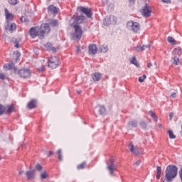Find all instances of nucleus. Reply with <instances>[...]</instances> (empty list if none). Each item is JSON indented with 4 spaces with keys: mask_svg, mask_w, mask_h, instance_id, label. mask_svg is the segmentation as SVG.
<instances>
[{
    "mask_svg": "<svg viewBox=\"0 0 182 182\" xmlns=\"http://www.w3.org/2000/svg\"><path fill=\"white\" fill-rule=\"evenodd\" d=\"M86 18L84 16L73 17L70 20V26L73 28V33L72 34L74 41H80L83 35V29L80 26V23H83Z\"/></svg>",
    "mask_w": 182,
    "mask_h": 182,
    "instance_id": "obj_1",
    "label": "nucleus"
},
{
    "mask_svg": "<svg viewBox=\"0 0 182 182\" xmlns=\"http://www.w3.org/2000/svg\"><path fill=\"white\" fill-rule=\"evenodd\" d=\"M49 32H50V27H49V24L48 23L42 24L40 28L33 27L29 31L31 38H36V36H38L40 39H43V36L49 33Z\"/></svg>",
    "mask_w": 182,
    "mask_h": 182,
    "instance_id": "obj_2",
    "label": "nucleus"
},
{
    "mask_svg": "<svg viewBox=\"0 0 182 182\" xmlns=\"http://www.w3.org/2000/svg\"><path fill=\"white\" fill-rule=\"evenodd\" d=\"M177 174H178V168L174 165H169L165 171V179L167 182H171L177 177Z\"/></svg>",
    "mask_w": 182,
    "mask_h": 182,
    "instance_id": "obj_3",
    "label": "nucleus"
},
{
    "mask_svg": "<svg viewBox=\"0 0 182 182\" xmlns=\"http://www.w3.org/2000/svg\"><path fill=\"white\" fill-rule=\"evenodd\" d=\"M48 68L56 69L59 66V58L54 56L48 58Z\"/></svg>",
    "mask_w": 182,
    "mask_h": 182,
    "instance_id": "obj_4",
    "label": "nucleus"
},
{
    "mask_svg": "<svg viewBox=\"0 0 182 182\" xmlns=\"http://www.w3.org/2000/svg\"><path fill=\"white\" fill-rule=\"evenodd\" d=\"M127 28L129 29H132V31L134 33H137L138 32H140V24L137 22H133V21H129L127 23Z\"/></svg>",
    "mask_w": 182,
    "mask_h": 182,
    "instance_id": "obj_5",
    "label": "nucleus"
},
{
    "mask_svg": "<svg viewBox=\"0 0 182 182\" xmlns=\"http://www.w3.org/2000/svg\"><path fill=\"white\" fill-rule=\"evenodd\" d=\"M141 13L145 18H149L151 16V8L149 4H145V6L141 10Z\"/></svg>",
    "mask_w": 182,
    "mask_h": 182,
    "instance_id": "obj_6",
    "label": "nucleus"
},
{
    "mask_svg": "<svg viewBox=\"0 0 182 182\" xmlns=\"http://www.w3.org/2000/svg\"><path fill=\"white\" fill-rule=\"evenodd\" d=\"M18 75L23 79H28L31 77V70L28 68H23L18 71Z\"/></svg>",
    "mask_w": 182,
    "mask_h": 182,
    "instance_id": "obj_7",
    "label": "nucleus"
},
{
    "mask_svg": "<svg viewBox=\"0 0 182 182\" xmlns=\"http://www.w3.org/2000/svg\"><path fill=\"white\" fill-rule=\"evenodd\" d=\"M103 23L105 26H109L112 23H116V18L114 16L107 17L105 18Z\"/></svg>",
    "mask_w": 182,
    "mask_h": 182,
    "instance_id": "obj_8",
    "label": "nucleus"
},
{
    "mask_svg": "<svg viewBox=\"0 0 182 182\" xmlns=\"http://www.w3.org/2000/svg\"><path fill=\"white\" fill-rule=\"evenodd\" d=\"M77 11H80V12H82V14H85L87 16V18H90V16H92V11L89 8L80 6L77 8Z\"/></svg>",
    "mask_w": 182,
    "mask_h": 182,
    "instance_id": "obj_9",
    "label": "nucleus"
},
{
    "mask_svg": "<svg viewBox=\"0 0 182 182\" xmlns=\"http://www.w3.org/2000/svg\"><path fill=\"white\" fill-rule=\"evenodd\" d=\"M26 176L27 177V180H34L35 176H36V172L35 170H29L26 171Z\"/></svg>",
    "mask_w": 182,
    "mask_h": 182,
    "instance_id": "obj_10",
    "label": "nucleus"
},
{
    "mask_svg": "<svg viewBox=\"0 0 182 182\" xmlns=\"http://www.w3.org/2000/svg\"><path fill=\"white\" fill-rule=\"evenodd\" d=\"M88 52L90 55H96L97 53V46L95 44H90L88 46Z\"/></svg>",
    "mask_w": 182,
    "mask_h": 182,
    "instance_id": "obj_11",
    "label": "nucleus"
},
{
    "mask_svg": "<svg viewBox=\"0 0 182 182\" xmlns=\"http://www.w3.org/2000/svg\"><path fill=\"white\" fill-rule=\"evenodd\" d=\"M129 149L131 151V153H133V154H135V156H139L140 154V152L139 151V149L136 148L133 144H129Z\"/></svg>",
    "mask_w": 182,
    "mask_h": 182,
    "instance_id": "obj_12",
    "label": "nucleus"
},
{
    "mask_svg": "<svg viewBox=\"0 0 182 182\" xmlns=\"http://www.w3.org/2000/svg\"><path fill=\"white\" fill-rule=\"evenodd\" d=\"M4 11L6 22H10V21L14 19V14H12V13H9V11H8L7 9H5Z\"/></svg>",
    "mask_w": 182,
    "mask_h": 182,
    "instance_id": "obj_13",
    "label": "nucleus"
},
{
    "mask_svg": "<svg viewBox=\"0 0 182 182\" xmlns=\"http://www.w3.org/2000/svg\"><path fill=\"white\" fill-rule=\"evenodd\" d=\"M173 56H181L182 55V48L181 47H176L173 49L172 52Z\"/></svg>",
    "mask_w": 182,
    "mask_h": 182,
    "instance_id": "obj_14",
    "label": "nucleus"
},
{
    "mask_svg": "<svg viewBox=\"0 0 182 182\" xmlns=\"http://www.w3.org/2000/svg\"><path fill=\"white\" fill-rule=\"evenodd\" d=\"M92 79L94 82H99L102 79V73H94L92 75Z\"/></svg>",
    "mask_w": 182,
    "mask_h": 182,
    "instance_id": "obj_15",
    "label": "nucleus"
},
{
    "mask_svg": "<svg viewBox=\"0 0 182 182\" xmlns=\"http://www.w3.org/2000/svg\"><path fill=\"white\" fill-rule=\"evenodd\" d=\"M16 30V24L15 23L8 24V26L6 27V31H8L9 32H13L14 31Z\"/></svg>",
    "mask_w": 182,
    "mask_h": 182,
    "instance_id": "obj_16",
    "label": "nucleus"
},
{
    "mask_svg": "<svg viewBox=\"0 0 182 182\" xmlns=\"http://www.w3.org/2000/svg\"><path fill=\"white\" fill-rule=\"evenodd\" d=\"M147 48L148 49H150L151 48V45L149 44L147 46H137L135 47L134 49L136 50V52H143Z\"/></svg>",
    "mask_w": 182,
    "mask_h": 182,
    "instance_id": "obj_17",
    "label": "nucleus"
},
{
    "mask_svg": "<svg viewBox=\"0 0 182 182\" xmlns=\"http://www.w3.org/2000/svg\"><path fill=\"white\" fill-rule=\"evenodd\" d=\"M4 69H5L6 70H11L12 69H14V70H16V68H15V65H14V63H10L8 64H5L4 65Z\"/></svg>",
    "mask_w": 182,
    "mask_h": 182,
    "instance_id": "obj_18",
    "label": "nucleus"
},
{
    "mask_svg": "<svg viewBox=\"0 0 182 182\" xmlns=\"http://www.w3.org/2000/svg\"><path fill=\"white\" fill-rule=\"evenodd\" d=\"M28 109H35L36 107V100H32L27 104Z\"/></svg>",
    "mask_w": 182,
    "mask_h": 182,
    "instance_id": "obj_19",
    "label": "nucleus"
},
{
    "mask_svg": "<svg viewBox=\"0 0 182 182\" xmlns=\"http://www.w3.org/2000/svg\"><path fill=\"white\" fill-rule=\"evenodd\" d=\"M40 178L41 180H46V178H49V173H48L46 171H43L42 173H40Z\"/></svg>",
    "mask_w": 182,
    "mask_h": 182,
    "instance_id": "obj_20",
    "label": "nucleus"
},
{
    "mask_svg": "<svg viewBox=\"0 0 182 182\" xmlns=\"http://www.w3.org/2000/svg\"><path fill=\"white\" fill-rule=\"evenodd\" d=\"M45 46L47 50H52V52H56V48L52 46V43H47Z\"/></svg>",
    "mask_w": 182,
    "mask_h": 182,
    "instance_id": "obj_21",
    "label": "nucleus"
},
{
    "mask_svg": "<svg viewBox=\"0 0 182 182\" xmlns=\"http://www.w3.org/2000/svg\"><path fill=\"white\" fill-rule=\"evenodd\" d=\"M167 41L168 42V43L174 46V45H177V41H176V39H174V38L171 37V36H168L167 37Z\"/></svg>",
    "mask_w": 182,
    "mask_h": 182,
    "instance_id": "obj_22",
    "label": "nucleus"
},
{
    "mask_svg": "<svg viewBox=\"0 0 182 182\" xmlns=\"http://www.w3.org/2000/svg\"><path fill=\"white\" fill-rule=\"evenodd\" d=\"M48 11H50V12H51V14H58V11H59V9L51 5L48 7Z\"/></svg>",
    "mask_w": 182,
    "mask_h": 182,
    "instance_id": "obj_23",
    "label": "nucleus"
},
{
    "mask_svg": "<svg viewBox=\"0 0 182 182\" xmlns=\"http://www.w3.org/2000/svg\"><path fill=\"white\" fill-rule=\"evenodd\" d=\"M172 63L176 66H178V65H180V58L174 55Z\"/></svg>",
    "mask_w": 182,
    "mask_h": 182,
    "instance_id": "obj_24",
    "label": "nucleus"
},
{
    "mask_svg": "<svg viewBox=\"0 0 182 182\" xmlns=\"http://www.w3.org/2000/svg\"><path fill=\"white\" fill-rule=\"evenodd\" d=\"M21 40H18L17 38H12L11 41V43H14L15 48H19V42Z\"/></svg>",
    "mask_w": 182,
    "mask_h": 182,
    "instance_id": "obj_25",
    "label": "nucleus"
},
{
    "mask_svg": "<svg viewBox=\"0 0 182 182\" xmlns=\"http://www.w3.org/2000/svg\"><path fill=\"white\" fill-rule=\"evenodd\" d=\"M149 116H151V117H152L154 119V122H156L157 123V122L159 120V117H157L156 114H154V112H153V111H149Z\"/></svg>",
    "mask_w": 182,
    "mask_h": 182,
    "instance_id": "obj_26",
    "label": "nucleus"
},
{
    "mask_svg": "<svg viewBox=\"0 0 182 182\" xmlns=\"http://www.w3.org/2000/svg\"><path fill=\"white\" fill-rule=\"evenodd\" d=\"M107 169L109 170L110 174H113V171L116 170V166L114 164H112L111 165H109L107 166Z\"/></svg>",
    "mask_w": 182,
    "mask_h": 182,
    "instance_id": "obj_27",
    "label": "nucleus"
},
{
    "mask_svg": "<svg viewBox=\"0 0 182 182\" xmlns=\"http://www.w3.org/2000/svg\"><path fill=\"white\" fill-rule=\"evenodd\" d=\"M156 171H157L156 178L157 180H160V177L161 176V167L157 166Z\"/></svg>",
    "mask_w": 182,
    "mask_h": 182,
    "instance_id": "obj_28",
    "label": "nucleus"
},
{
    "mask_svg": "<svg viewBox=\"0 0 182 182\" xmlns=\"http://www.w3.org/2000/svg\"><path fill=\"white\" fill-rule=\"evenodd\" d=\"M100 49L101 52H102L103 53H106V52H107L109 50L107 46L105 45V44L101 46Z\"/></svg>",
    "mask_w": 182,
    "mask_h": 182,
    "instance_id": "obj_29",
    "label": "nucleus"
},
{
    "mask_svg": "<svg viewBox=\"0 0 182 182\" xmlns=\"http://www.w3.org/2000/svg\"><path fill=\"white\" fill-rule=\"evenodd\" d=\"M130 63H132V65H134L135 66H136V68H139V63H137V60L136 59L135 57H133L132 59L130 61Z\"/></svg>",
    "mask_w": 182,
    "mask_h": 182,
    "instance_id": "obj_30",
    "label": "nucleus"
},
{
    "mask_svg": "<svg viewBox=\"0 0 182 182\" xmlns=\"http://www.w3.org/2000/svg\"><path fill=\"white\" fill-rule=\"evenodd\" d=\"M168 134L169 139H176V135L174 134V132L171 129H169L168 131Z\"/></svg>",
    "mask_w": 182,
    "mask_h": 182,
    "instance_id": "obj_31",
    "label": "nucleus"
},
{
    "mask_svg": "<svg viewBox=\"0 0 182 182\" xmlns=\"http://www.w3.org/2000/svg\"><path fill=\"white\" fill-rule=\"evenodd\" d=\"M137 121L136 120H131L129 122V125L132 126V127H137Z\"/></svg>",
    "mask_w": 182,
    "mask_h": 182,
    "instance_id": "obj_32",
    "label": "nucleus"
},
{
    "mask_svg": "<svg viewBox=\"0 0 182 182\" xmlns=\"http://www.w3.org/2000/svg\"><path fill=\"white\" fill-rule=\"evenodd\" d=\"M139 124L142 129H147V122H146V121L141 120Z\"/></svg>",
    "mask_w": 182,
    "mask_h": 182,
    "instance_id": "obj_33",
    "label": "nucleus"
},
{
    "mask_svg": "<svg viewBox=\"0 0 182 182\" xmlns=\"http://www.w3.org/2000/svg\"><path fill=\"white\" fill-rule=\"evenodd\" d=\"M57 154H58V160H60V161H62V160H63V157L62 156V150L61 149H58L57 151Z\"/></svg>",
    "mask_w": 182,
    "mask_h": 182,
    "instance_id": "obj_34",
    "label": "nucleus"
},
{
    "mask_svg": "<svg viewBox=\"0 0 182 182\" xmlns=\"http://www.w3.org/2000/svg\"><path fill=\"white\" fill-rule=\"evenodd\" d=\"M99 112L100 114H105L106 113V109L105 108L104 106H100L99 107Z\"/></svg>",
    "mask_w": 182,
    "mask_h": 182,
    "instance_id": "obj_35",
    "label": "nucleus"
},
{
    "mask_svg": "<svg viewBox=\"0 0 182 182\" xmlns=\"http://www.w3.org/2000/svg\"><path fill=\"white\" fill-rule=\"evenodd\" d=\"M147 78V76L146 75H143V76L139 77L138 80L139 83H143V82H144V80H146V79Z\"/></svg>",
    "mask_w": 182,
    "mask_h": 182,
    "instance_id": "obj_36",
    "label": "nucleus"
},
{
    "mask_svg": "<svg viewBox=\"0 0 182 182\" xmlns=\"http://www.w3.org/2000/svg\"><path fill=\"white\" fill-rule=\"evenodd\" d=\"M86 166V162H83L81 164L77 166V169L78 170H82Z\"/></svg>",
    "mask_w": 182,
    "mask_h": 182,
    "instance_id": "obj_37",
    "label": "nucleus"
},
{
    "mask_svg": "<svg viewBox=\"0 0 182 182\" xmlns=\"http://www.w3.org/2000/svg\"><path fill=\"white\" fill-rule=\"evenodd\" d=\"M36 168L38 170V171H42L43 167L41 166V164H37L36 166Z\"/></svg>",
    "mask_w": 182,
    "mask_h": 182,
    "instance_id": "obj_38",
    "label": "nucleus"
},
{
    "mask_svg": "<svg viewBox=\"0 0 182 182\" xmlns=\"http://www.w3.org/2000/svg\"><path fill=\"white\" fill-rule=\"evenodd\" d=\"M0 79L1 80H5V79H6V75L2 73H0Z\"/></svg>",
    "mask_w": 182,
    "mask_h": 182,
    "instance_id": "obj_39",
    "label": "nucleus"
},
{
    "mask_svg": "<svg viewBox=\"0 0 182 182\" xmlns=\"http://www.w3.org/2000/svg\"><path fill=\"white\" fill-rule=\"evenodd\" d=\"M5 112V108L4 106L0 105V115L4 114V112Z\"/></svg>",
    "mask_w": 182,
    "mask_h": 182,
    "instance_id": "obj_40",
    "label": "nucleus"
},
{
    "mask_svg": "<svg viewBox=\"0 0 182 182\" xmlns=\"http://www.w3.org/2000/svg\"><path fill=\"white\" fill-rule=\"evenodd\" d=\"M9 4H11V5H16L18 4V0H9Z\"/></svg>",
    "mask_w": 182,
    "mask_h": 182,
    "instance_id": "obj_41",
    "label": "nucleus"
},
{
    "mask_svg": "<svg viewBox=\"0 0 182 182\" xmlns=\"http://www.w3.org/2000/svg\"><path fill=\"white\" fill-rule=\"evenodd\" d=\"M141 164V161L138 160V161H136L134 164V166L135 167H137V166H140Z\"/></svg>",
    "mask_w": 182,
    "mask_h": 182,
    "instance_id": "obj_42",
    "label": "nucleus"
},
{
    "mask_svg": "<svg viewBox=\"0 0 182 182\" xmlns=\"http://www.w3.org/2000/svg\"><path fill=\"white\" fill-rule=\"evenodd\" d=\"M50 23L53 26H56L58 25V21L56 20H54L52 21Z\"/></svg>",
    "mask_w": 182,
    "mask_h": 182,
    "instance_id": "obj_43",
    "label": "nucleus"
},
{
    "mask_svg": "<svg viewBox=\"0 0 182 182\" xmlns=\"http://www.w3.org/2000/svg\"><path fill=\"white\" fill-rule=\"evenodd\" d=\"M171 99H176V97H177V93L173 92V93L171 95Z\"/></svg>",
    "mask_w": 182,
    "mask_h": 182,
    "instance_id": "obj_44",
    "label": "nucleus"
},
{
    "mask_svg": "<svg viewBox=\"0 0 182 182\" xmlns=\"http://www.w3.org/2000/svg\"><path fill=\"white\" fill-rule=\"evenodd\" d=\"M174 117V112L169 113V119L171 121L173 120V117Z\"/></svg>",
    "mask_w": 182,
    "mask_h": 182,
    "instance_id": "obj_45",
    "label": "nucleus"
},
{
    "mask_svg": "<svg viewBox=\"0 0 182 182\" xmlns=\"http://www.w3.org/2000/svg\"><path fill=\"white\" fill-rule=\"evenodd\" d=\"M21 22H26L28 21V19L25 16H21Z\"/></svg>",
    "mask_w": 182,
    "mask_h": 182,
    "instance_id": "obj_46",
    "label": "nucleus"
},
{
    "mask_svg": "<svg viewBox=\"0 0 182 182\" xmlns=\"http://www.w3.org/2000/svg\"><path fill=\"white\" fill-rule=\"evenodd\" d=\"M164 4H171V0H162Z\"/></svg>",
    "mask_w": 182,
    "mask_h": 182,
    "instance_id": "obj_47",
    "label": "nucleus"
},
{
    "mask_svg": "<svg viewBox=\"0 0 182 182\" xmlns=\"http://www.w3.org/2000/svg\"><path fill=\"white\" fill-rule=\"evenodd\" d=\"M38 70H39L40 72H43V71H45V66H43V67L38 68Z\"/></svg>",
    "mask_w": 182,
    "mask_h": 182,
    "instance_id": "obj_48",
    "label": "nucleus"
},
{
    "mask_svg": "<svg viewBox=\"0 0 182 182\" xmlns=\"http://www.w3.org/2000/svg\"><path fill=\"white\" fill-rule=\"evenodd\" d=\"M80 52H81L80 46H77V53H80Z\"/></svg>",
    "mask_w": 182,
    "mask_h": 182,
    "instance_id": "obj_49",
    "label": "nucleus"
},
{
    "mask_svg": "<svg viewBox=\"0 0 182 182\" xmlns=\"http://www.w3.org/2000/svg\"><path fill=\"white\" fill-rule=\"evenodd\" d=\"M151 66H153V64H151V63L147 64V68H151Z\"/></svg>",
    "mask_w": 182,
    "mask_h": 182,
    "instance_id": "obj_50",
    "label": "nucleus"
},
{
    "mask_svg": "<svg viewBox=\"0 0 182 182\" xmlns=\"http://www.w3.org/2000/svg\"><path fill=\"white\" fill-rule=\"evenodd\" d=\"M16 55L17 56H21V53L19 52H18V51H16Z\"/></svg>",
    "mask_w": 182,
    "mask_h": 182,
    "instance_id": "obj_51",
    "label": "nucleus"
},
{
    "mask_svg": "<svg viewBox=\"0 0 182 182\" xmlns=\"http://www.w3.org/2000/svg\"><path fill=\"white\" fill-rule=\"evenodd\" d=\"M53 151H49V156H53Z\"/></svg>",
    "mask_w": 182,
    "mask_h": 182,
    "instance_id": "obj_52",
    "label": "nucleus"
},
{
    "mask_svg": "<svg viewBox=\"0 0 182 182\" xmlns=\"http://www.w3.org/2000/svg\"><path fill=\"white\" fill-rule=\"evenodd\" d=\"M18 174H19L20 176H21V174H23V171H19V172H18Z\"/></svg>",
    "mask_w": 182,
    "mask_h": 182,
    "instance_id": "obj_53",
    "label": "nucleus"
},
{
    "mask_svg": "<svg viewBox=\"0 0 182 182\" xmlns=\"http://www.w3.org/2000/svg\"><path fill=\"white\" fill-rule=\"evenodd\" d=\"M158 127H159V129H161L162 125H161V124H159L158 125Z\"/></svg>",
    "mask_w": 182,
    "mask_h": 182,
    "instance_id": "obj_54",
    "label": "nucleus"
},
{
    "mask_svg": "<svg viewBox=\"0 0 182 182\" xmlns=\"http://www.w3.org/2000/svg\"><path fill=\"white\" fill-rule=\"evenodd\" d=\"M11 109H12V107H9L8 111H9V112H11Z\"/></svg>",
    "mask_w": 182,
    "mask_h": 182,
    "instance_id": "obj_55",
    "label": "nucleus"
},
{
    "mask_svg": "<svg viewBox=\"0 0 182 182\" xmlns=\"http://www.w3.org/2000/svg\"><path fill=\"white\" fill-rule=\"evenodd\" d=\"M179 1V2H182V0H178Z\"/></svg>",
    "mask_w": 182,
    "mask_h": 182,
    "instance_id": "obj_56",
    "label": "nucleus"
},
{
    "mask_svg": "<svg viewBox=\"0 0 182 182\" xmlns=\"http://www.w3.org/2000/svg\"><path fill=\"white\" fill-rule=\"evenodd\" d=\"M78 93H80V91H78Z\"/></svg>",
    "mask_w": 182,
    "mask_h": 182,
    "instance_id": "obj_57",
    "label": "nucleus"
}]
</instances>
